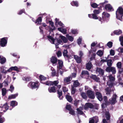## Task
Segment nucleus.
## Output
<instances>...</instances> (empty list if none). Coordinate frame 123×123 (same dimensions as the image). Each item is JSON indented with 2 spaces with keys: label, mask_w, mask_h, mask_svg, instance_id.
Here are the masks:
<instances>
[{
  "label": "nucleus",
  "mask_w": 123,
  "mask_h": 123,
  "mask_svg": "<svg viewBox=\"0 0 123 123\" xmlns=\"http://www.w3.org/2000/svg\"><path fill=\"white\" fill-rule=\"evenodd\" d=\"M116 17L117 18L122 21V17L123 16V9L121 7H119L116 12Z\"/></svg>",
  "instance_id": "1"
},
{
  "label": "nucleus",
  "mask_w": 123,
  "mask_h": 123,
  "mask_svg": "<svg viewBox=\"0 0 123 123\" xmlns=\"http://www.w3.org/2000/svg\"><path fill=\"white\" fill-rule=\"evenodd\" d=\"M52 33V36H47L50 42L52 43L55 44V42L56 41H57L58 43L57 44L58 45L59 44H62L63 43L62 41L61 40H57L56 39L55 40L54 39L53 37L54 35L53 33V32Z\"/></svg>",
  "instance_id": "2"
},
{
  "label": "nucleus",
  "mask_w": 123,
  "mask_h": 123,
  "mask_svg": "<svg viewBox=\"0 0 123 123\" xmlns=\"http://www.w3.org/2000/svg\"><path fill=\"white\" fill-rule=\"evenodd\" d=\"M110 16V14L105 12H104L102 14V19L101 18V23H104L107 22L108 20V18Z\"/></svg>",
  "instance_id": "3"
},
{
  "label": "nucleus",
  "mask_w": 123,
  "mask_h": 123,
  "mask_svg": "<svg viewBox=\"0 0 123 123\" xmlns=\"http://www.w3.org/2000/svg\"><path fill=\"white\" fill-rule=\"evenodd\" d=\"M40 83L36 81L35 82H30L28 85V86L32 89L38 88Z\"/></svg>",
  "instance_id": "4"
},
{
  "label": "nucleus",
  "mask_w": 123,
  "mask_h": 123,
  "mask_svg": "<svg viewBox=\"0 0 123 123\" xmlns=\"http://www.w3.org/2000/svg\"><path fill=\"white\" fill-rule=\"evenodd\" d=\"M108 78L110 80V81H108L107 84L110 87H111L113 85V83L112 82H111V81H114L115 80V77L112 76L111 75H110L108 76Z\"/></svg>",
  "instance_id": "5"
},
{
  "label": "nucleus",
  "mask_w": 123,
  "mask_h": 123,
  "mask_svg": "<svg viewBox=\"0 0 123 123\" xmlns=\"http://www.w3.org/2000/svg\"><path fill=\"white\" fill-rule=\"evenodd\" d=\"M117 97L116 94H114L111 98L109 99L108 104L110 103L111 104H115L117 102L116 99Z\"/></svg>",
  "instance_id": "6"
},
{
  "label": "nucleus",
  "mask_w": 123,
  "mask_h": 123,
  "mask_svg": "<svg viewBox=\"0 0 123 123\" xmlns=\"http://www.w3.org/2000/svg\"><path fill=\"white\" fill-rule=\"evenodd\" d=\"M86 92L89 98L92 99L94 98L95 96L93 91L90 90H88Z\"/></svg>",
  "instance_id": "7"
},
{
  "label": "nucleus",
  "mask_w": 123,
  "mask_h": 123,
  "mask_svg": "<svg viewBox=\"0 0 123 123\" xmlns=\"http://www.w3.org/2000/svg\"><path fill=\"white\" fill-rule=\"evenodd\" d=\"M7 42L6 38L5 37L1 39L0 44L1 46L4 47L6 46Z\"/></svg>",
  "instance_id": "8"
},
{
  "label": "nucleus",
  "mask_w": 123,
  "mask_h": 123,
  "mask_svg": "<svg viewBox=\"0 0 123 123\" xmlns=\"http://www.w3.org/2000/svg\"><path fill=\"white\" fill-rule=\"evenodd\" d=\"M72 79V78L71 76H68L65 78L64 80V85H66L70 84Z\"/></svg>",
  "instance_id": "9"
},
{
  "label": "nucleus",
  "mask_w": 123,
  "mask_h": 123,
  "mask_svg": "<svg viewBox=\"0 0 123 123\" xmlns=\"http://www.w3.org/2000/svg\"><path fill=\"white\" fill-rule=\"evenodd\" d=\"M98 121V117L95 116L89 119V123H97Z\"/></svg>",
  "instance_id": "10"
},
{
  "label": "nucleus",
  "mask_w": 123,
  "mask_h": 123,
  "mask_svg": "<svg viewBox=\"0 0 123 123\" xmlns=\"http://www.w3.org/2000/svg\"><path fill=\"white\" fill-rule=\"evenodd\" d=\"M88 17L90 18H93L95 19H98L99 21H101V17H98L96 15L94 14H91L88 15Z\"/></svg>",
  "instance_id": "11"
},
{
  "label": "nucleus",
  "mask_w": 123,
  "mask_h": 123,
  "mask_svg": "<svg viewBox=\"0 0 123 123\" xmlns=\"http://www.w3.org/2000/svg\"><path fill=\"white\" fill-rule=\"evenodd\" d=\"M9 108V106L7 104V103H6L3 104L1 108V111L2 112H5Z\"/></svg>",
  "instance_id": "12"
},
{
  "label": "nucleus",
  "mask_w": 123,
  "mask_h": 123,
  "mask_svg": "<svg viewBox=\"0 0 123 123\" xmlns=\"http://www.w3.org/2000/svg\"><path fill=\"white\" fill-rule=\"evenodd\" d=\"M105 8L106 10L109 11H111L114 10L113 8L110 4L106 5Z\"/></svg>",
  "instance_id": "13"
},
{
  "label": "nucleus",
  "mask_w": 123,
  "mask_h": 123,
  "mask_svg": "<svg viewBox=\"0 0 123 123\" xmlns=\"http://www.w3.org/2000/svg\"><path fill=\"white\" fill-rule=\"evenodd\" d=\"M93 105L91 103H86L84 106V109L86 110L88 109L89 108H92L93 107Z\"/></svg>",
  "instance_id": "14"
},
{
  "label": "nucleus",
  "mask_w": 123,
  "mask_h": 123,
  "mask_svg": "<svg viewBox=\"0 0 123 123\" xmlns=\"http://www.w3.org/2000/svg\"><path fill=\"white\" fill-rule=\"evenodd\" d=\"M49 24L51 25L52 27L50 28L48 26V27L49 29V31H52L53 30H55V28L54 26V23L53 22L51 21H49Z\"/></svg>",
  "instance_id": "15"
},
{
  "label": "nucleus",
  "mask_w": 123,
  "mask_h": 123,
  "mask_svg": "<svg viewBox=\"0 0 123 123\" xmlns=\"http://www.w3.org/2000/svg\"><path fill=\"white\" fill-rule=\"evenodd\" d=\"M7 68L4 66L0 67V72L2 73L6 74L7 72H8L7 70H6Z\"/></svg>",
  "instance_id": "16"
},
{
  "label": "nucleus",
  "mask_w": 123,
  "mask_h": 123,
  "mask_svg": "<svg viewBox=\"0 0 123 123\" xmlns=\"http://www.w3.org/2000/svg\"><path fill=\"white\" fill-rule=\"evenodd\" d=\"M106 117L107 118V120L105 119H103V123H108V121L110 116L108 112H107L105 113Z\"/></svg>",
  "instance_id": "17"
},
{
  "label": "nucleus",
  "mask_w": 123,
  "mask_h": 123,
  "mask_svg": "<svg viewBox=\"0 0 123 123\" xmlns=\"http://www.w3.org/2000/svg\"><path fill=\"white\" fill-rule=\"evenodd\" d=\"M56 90L55 87L54 86L49 87L48 89V91L50 93L55 92Z\"/></svg>",
  "instance_id": "18"
},
{
  "label": "nucleus",
  "mask_w": 123,
  "mask_h": 123,
  "mask_svg": "<svg viewBox=\"0 0 123 123\" xmlns=\"http://www.w3.org/2000/svg\"><path fill=\"white\" fill-rule=\"evenodd\" d=\"M96 96L100 101H101L102 99V97L101 93L99 92H97L96 93Z\"/></svg>",
  "instance_id": "19"
},
{
  "label": "nucleus",
  "mask_w": 123,
  "mask_h": 123,
  "mask_svg": "<svg viewBox=\"0 0 123 123\" xmlns=\"http://www.w3.org/2000/svg\"><path fill=\"white\" fill-rule=\"evenodd\" d=\"M12 70L18 72L19 71V68L17 66L12 67L8 70V72H10Z\"/></svg>",
  "instance_id": "20"
},
{
  "label": "nucleus",
  "mask_w": 123,
  "mask_h": 123,
  "mask_svg": "<svg viewBox=\"0 0 123 123\" xmlns=\"http://www.w3.org/2000/svg\"><path fill=\"white\" fill-rule=\"evenodd\" d=\"M57 61L58 65V68L61 69L63 66V62L62 60H58Z\"/></svg>",
  "instance_id": "21"
},
{
  "label": "nucleus",
  "mask_w": 123,
  "mask_h": 123,
  "mask_svg": "<svg viewBox=\"0 0 123 123\" xmlns=\"http://www.w3.org/2000/svg\"><path fill=\"white\" fill-rule=\"evenodd\" d=\"M74 58L77 63H80L81 62V60L80 57L78 56L77 55H74Z\"/></svg>",
  "instance_id": "22"
},
{
  "label": "nucleus",
  "mask_w": 123,
  "mask_h": 123,
  "mask_svg": "<svg viewBox=\"0 0 123 123\" xmlns=\"http://www.w3.org/2000/svg\"><path fill=\"white\" fill-rule=\"evenodd\" d=\"M97 72L101 76L103 75L104 73V71L102 69L98 68H97Z\"/></svg>",
  "instance_id": "23"
},
{
  "label": "nucleus",
  "mask_w": 123,
  "mask_h": 123,
  "mask_svg": "<svg viewBox=\"0 0 123 123\" xmlns=\"http://www.w3.org/2000/svg\"><path fill=\"white\" fill-rule=\"evenodd\" d=\"M83 110V108L82 107H80L79 108L77 109V113L78 116L79 115H82L83 114V112L82 110Z\"/></svg>",
  "instance_id": "24"
},
{
  "label": "nucleus",
  "mask_w": 123,
  "mask_h": 123,
  "mask_svg": "<svg viewBox=\"0 0 123 123\" xmlns=\"http://www.w3.org/2000/svg\"><path fill=\"white\" fill-rule=\"evenodd\" d=\"M57 60L56 58L54 56H52L50 58L51 62L53 64L56 63Z\"/></svg>",
  "instance_id": "25"
},
{
  "label": "nucleus",
  "mask_w": 123,
  "mask_h": 123,
  "mask_svg": "<svg viewBox=\"0 0 123 123\" xmlns=\"http://www.w3.org/2000/svg\"><path fill=\"white\" fill-rule=\"evenodd\" d=\"M92 65L90 62H89L86 64V68L87 70H89L92 67Z\"/></svg>",
  "instance_id": "26"
},
{
  "label": "nucleus",
  "mask_w": 123,
  "mask_h": 123,
  "mask_svg": "<svg viewBox=\"0 0 123 123\" xmlns=\"http://www.w3.org/2000/svg\"><path fill=\"white\" fill-rule=\"evenodd\" d=\"M58 30L64 34H65L66 33L67 30L66 29H63L62 28H58Z\"/></svg>",
  "instance_id": "27"
},
{
  "label": "nucleus",
  "mask_w": 123,
  "mask_h": 123,
  "mask_svg": "<svg viewBox=\"0 0 123 123\" xmlns=\"http://www.w3.org/2000/svg\"><path fill=\"white\" fill-rule=\"evenodd\" d=\"M6 60L5 58L2 56H0V62L1 64H3L6 62Z\"/></svg>",
  "instance_id": "28"
},
{
  "label": "nucleus",
  "mask_w": 123,
  "mask_h": 123,
  "mask_svg": "<svg viewBox=\"0 0 123 123\" xmlns=\"http://www.w3.org/2000/svg\"><path fill=\"white\" fill-rule=\"evenodd\" d=\"M18 93H16L15 94L11 95L9 96L8 99H11L14 98L18 96Z\"/></svg>",
  "instance_id": "29"
},
{
  "label": "nucleus",
  "mask_w": 123,
  "mask_h": 123,
  "mask_svg": "<svg viewBox=\"0 0 123 123\" xmlns=\"http://www.w3.org/2000/svg\"><path fill=\"white\" fill-rule=\"evenodd\" d=\"M18 105L17 102L16 101H12L10 103L11 106L13 107L17 105Z\"/></svg>",
  "instance_id": "30"
},
{
  "label": "nucleus",
  "mask_w": 123,
  "mask_h": 123,
  "mask_svg": "<svg viewBox=\"0 0 123 123\" xmlns=\"http://www.w3.org/2000/svg\"><path fill=\"white\" fill-rule=\"evenodd\" d=\"M60 37L64 43H66L67 42L68 40L65 37L63 36H60Z\"/></svg>",
  "instance_id": "31"
},
{
  "label": "nucleus",
  "mask_w": 123,
  "mask_h": 123,
  "mask_svg": "<svg viewBox=\"0 0 123 123\" xmlns=\"http://www.w3.org/2000/svg\"><path fill=\"white\" fill-rule=\"evenodd\" d=\"M66 98L67 100L70 102H71L72 100L71 97L70 96L67 95L66 96Z\"/></svg>",
  "instance_id": "32"
},
{
  "label": "nucleus",
  "mask_w": 123,
  "mask_h": 123,
  "mask_svg": "<svg viewBox=\"0 0 123 123\" xmlns=\"http://www.w3.org/2000/svg\"><path fill=\"white\" fill-rule=\"evenodd\" d=\"M91 77L97 82H98L99 80V78L97 77L95 75H92L91 76Z\"/></svg>",
  "instance_id": "33"
},
{
  "label": "nucleus",
  "mask_w": 123,
  "mask_h": 123,
  "mask_svg": "<svg viewBox=\"0 0 123 123\" xmlns=\"http://www.w3.org/2000/svg\"><path fill=\"white\" fill-rule=\"evenodd\" d=\"M103 53V51L99 50H98L97 52V54L100 56H102Z\"/></svg>",
  "instance_id": "34"
},
{
  "label": "nucleus",
  "mask_w": 123,
  "mask_h": 123,
  "mask_svg": "<svg viewBox=\"0 0 123 123\" xmlns=\"http://www.w3.org/2000/svg\"><path fill=\"white\" fill-rule=\"evenodd\" d=\"M122 33L121 30H120L115 31L114 32V33L117 35H119Z\"/></svg>",
  "instance_id": "35"
},
{
  "label": "nucleus",
  "mask_w": 123,
  "mask_h": 123,
  "mask_svg": "<svg viewBox=\"0 0 123 123\" xmlns=\"http://www.w3.org/2000/svg\"><path fill=\"white\" fill-rule=\"evenodd\" d=\"M66 37L67 39L71 41H72L74 40V38L72 36L69 35H66Z\"/></svg>",
  "instance_id": "36"
},
{
  "label": "nucleus",
  "mask_w": 123,
  "mask_h": 123,
  "mask_svg": "<svg viewBox=\"0 0 123 123\" xmlns=\"http://www.w3.org/2000/svg\"><path fill=\"white\" fill-rule=\"evenodd\" d=\"M39 77L41 81L44 80H46V78L43 75H40Z\"/></svg>",
  "instance_id": "37"
},
{
  "label": "nucleus",
  "mask_w": 123,
  "mask_h": 123,
  "mask_svg": "<svg viewBox=\"0 0 123 123\" xmlns=\"http://www.w3.org/2000/svg\"><path fill=\"white\" fill-rule=\"evenodd\" d=\"M42 20L41 18V17H39L35 23L37 24H40Z\"/></svg>",
  "instance_id": "38"
},
{
  "label": "nucleus",
  "mask_w": 123,
  "mask_h": 123,
  "mask_svg": "<svg viewBox=\"0 0 123 123\" xmlns=\"http://www.w3.org/2000/svg\"><path fill=\"white\" fill-rule=\"evenodd\" d=\"M80 85V83L77 80L74 81V86L75 87L78 86Z\"/></svg>",
  "instance_id": "39"
},
{
  "label": "nucleus",
  "mask_w": 123,
  "mask_h": 123,
  "mask_svg": "<svg viewBox=\"0 0 123 123\" xmlns=\"http://www.w3.org/2000/svg\"><path fill=\"white\" fill-rule=\"evenodd\" d=\"M58 92V94L59 95V97L60 99H62L63 97L62 96V92L61 91H59L58 90H57Z\"/></svg>",
  "instance_id": "40"
},
{
  "label": "nucleus",
  "mask_w": 123,
  "mask_h": 123,
  "mask_svg": "<svg viewBox=\"0 0 123 123\" xmlns=\"http://www.w3.org/2000/svg\"><path fill=\"white\" fill-rule=\"evenodd\" d=\"M71 4L73 6H78V4L77 1H73L71 3Z\"/></svg>",
  "instance_id": "41"
},
{
  "label": "nucleus",
  "mask_w": 123,
  "mask_h": 123,
  "mask_svg": "<svg viewBox=\"0 0 123 123\" xmlns=\"http://www.w3.org/2000/svg\"><path fill=\"white\" fill-rule=\"evenodd\" d=\"M68 52L66 50H64L63 52V55L65 57H68V55H67Z\"/></svg>",
  "instance_id": "42"
},
{
  "label": "nucleus",
  "mask_w": 123,
  "mask_h": 123,
  "mask_svg": "<svg viewBox=\"0 0 123 123\" xmlns=\"http://www.w3.org/2000/svg\"><path fill=\"white\" fill-rule=\"evenodd\" d=\"M6 90L5 88H3L2 89V92L3 96H5L6 94Z\"/></svg>",
  "instance_id": "43"
},
{
  "label": "nucleus",
  "mask_w": 123,
  "mask_h": 123,
  "mask_svg": "<svg viewBox=\"0 0 123 123\" xmlns=\"http://www.w3.org/2000/svg\"><path fill=\"white\" fill-rule=\"evenodd\" d=\"M52 81H47L46 82H44L43 83L44 84H46V85L49 86L52 85Z\"/></svg>",
  "instance_id": "44"
},
{
  "label": "nucleus",
  "mask_w": 123,
  "mask_h": 123,
  "mask_svg": "<svg viewBox=\"0 0 123 123\" xmlns=\"http://www.w3.org/2000/svg\"><path fill=\"white\" fill-rule=\"evenodd\" d=\"M117 66L118 68H121L122 67V63L121 62H118L117 64Z\"/></svg>",
  "instance_id": "45"
},
{
  "label": "nucleus",
  "mask_w": 123,
  "mask_h": 123,
  "mask_svg": "<svg viewBox=\"0 0 123 123\" xmlns=\"http://www.w3.org/2000/svg\"><path fill=\"white\" fill-rule=\"evenodd\" d=\"M81 95L83 98L86 99L87 98V96L86 94L84 92L82 93L81 94Z\"/></svg>",
  "instance_id": "46"
},
{
  "label": "nucleus",
  "mask_w": 123,
  "mask_h": 123,
  "mask_svg": "<svg viewBox=\"0 0 123 123\" xmlns=\"http://www.w3.org/2000/svg\"><path fill=\"white\" fill-rule=\"evenodd\" d=\"M93 12L94 13L93 14L96 15L97 14H99L100 12L99 10L95 9L94 10Z\"/></svg>",
  "instance_id": "47"
},
{
  "label": "nucleus",
  "mask_w": 123,
  "mask_h": 123,
  "mask_svg": "<svg viewBox=\"0 0 123 123\" xmlns=\"http://www.w3.org/2000/svg\"><path fill=\"white\" fill-rule=\"evenodd\" d=\"M111 71L112 72L113 74H115L116 72L115 68L113 67H111Z\"/></svg>",
  "instance_id": "48"
},
{
  "label": "nucleus",
  "mask_w": 123,
  "mask_h": 123,
  "mask_svg": "<svg viewBox=\"0 0 123 123\" xmlns=\"http://www.w3.org/2000/svg\"><path fill=\"white\" fill-rule=\"evenodd\" d=\"M112 61L111 60H110L108 61L107 62V65L109 66H110L112 65Z\"/></svg>",
  "instance_id": "49"
},
{
  "label": "nucleus",
  "mask_w": 123,
  "mask_h": 123,
  "mask_svg": "<svg viewBox=\"0 0 123 123\" xmlns=\"http://www.w3.org/2000/svg\"><path fill=\"white\" fill-rule=\"evenodd\" d=\"M112 43L111 42H109L107 44V46L109 48L112 47Z\"/></svg>",
  "instance_id": "50"
},
{
  "label": "nucleus",
  "mask_w": 123,
  "mask_h": 123,
  "mask_svg": "<svg viewBox=\"0 0 123 123\" xmlns=\"http://www.w3.org/2000/svg\"><path fill=\"white\" fill-rule=\"evenodd\" d=\"M91 5L92 7L94 8H96L97 7L98 5L95 3H93L91 4Z\"/></svg>",
  "instance_id": "51"
},
{
  "label": "nucleus",
  "mask_w": 123,
  "mask_h": 123,
  "mask_svg": "<svg viewBox=\"0 0 123 123\" xmlns=\"http://www.w3.org/2000/svg\"><path fill=\"white\" fill-rule=\"evenodd\" d=\"M59 81H55L53 82L52 81V85H54L55 86H56L59 83Z\"/></svg>",
  "instance_id": "52"
},
{
  "label": "nucleus",
  "mask_w": 123,
  "mask_h": 123,
  "mask_svg": "<svg viewBox=\"0 0 123 123\" xmlns=\"http://www.w3.org/2000/svg\"><path fill=\"white\" fill-rule=\"evenodd\" d=\"M104 99L105 102V104L106 105L108 104V102L107 101V97L106 96L104 97Z\"/></svg>",
  "instance_id": "53"
},
{
  "label": "nucleus",
  "mask_w": 123,
  "mask_h": 123,
  "mask_svg": "<svg viewBox=\"0 0 123 123\" xmlns=\"http://www.w3.org/2000/svg\"><path fill=\"white\" fill-rule=\"evenodd\" d=\"M81 74L82 75L86 74L88 75L89 74L88 72L87 71H83L81 73Z\"/></svg>",
  "instance_id": "54"
},
{
  "label": "nucleus",
  "mask_w": 123,
  "mask_h": 123,
  "mask_svg": "<svg viewBox=\"0 0 123 123\" xmlns=\"http://www.w3.org/2000/svg\"><path fill=\"white\" fill-rule=\"evenodd\" d=\"M66 108L68 110L70 111L71 110V106L69 105H67L66 107Z\"/></svg>",
  "instance_id": "55"
},
{
  "label": "nucleus",
  "mask_w": 123,
  "mask_h": 123,
  "mask_svg": "<svg viewBox=\"0 0 123 123\" xmlns=\"http://www.w3.org/2000/svg\"><path fill=\"white\" fill-rule=\"evenodd\" d=\"M105 91H106V94H109L110 93V92H111V91L110 89H109V88H107L105 89Z\"/></svg>",
  "instance_id": "56"
},
{
  "label": "nucleus",
  "mask_w": 123,
  "mask_h": 123,
  "mask_svg": "<svg viewBox=\"0 0 123 123\" xmlns=\"http://www.w3.org/2000/svg\"><path fill=\"white\" fill-rule=\"evenodd\" d=\"M5 121V119L4 117L0 116V123H2Z\"/></svg>",
  "instance_id": "57"
},
{
  "label": "nucleus",
  "mask_w": 123,
  "mask_h": 123,
  "mask_svg": "<svg viewBox=\"0 0 123 123\" xmlns=\"http://www.w3.org/2000/svg\"><path fill=\"white\" fill-rule=\"evenodd\" d=\"M82 38L81 37H79L77 40V43L78 44L80 45L81 43Z\"/></svg>",
  "instance_id": "58"
},
{
  "label": "nucleus",
  "mask_w": 123,
  "mask_h": 123,
  "mask_svg": "<svg viewBox=\"0 0 123 123\" xmlns=\"http://www.w3.org/2000/svg\"><path fill=\"white\" fill-rule=\"evenodd\" d=\"M110 54L111 55H114L115 54V52L114 50L111 49L110 51Z\"/></svg>",
  "instance_id": "59"
},
{
  "label": "nucleus",
  "mask_w": 123,
  "mask_h": 123,
  "mask_svg": "<svg viewBox=\"0 0 123 123\" xmlns=\"http://www.w3.org/2000/svg\"><path fill=\"white\" fill-rule=\"evenodd\" d=\"M72 33L73 34H76L78 33L77 31L76 30H71Z\"/></svg>",
  "instance_id": "60"
},
{
  "label": "nucleus",
  "mask_w": 123,
  "mask_h": 123,
  "mask_svg": "<svg viewBox=\"0 0 123 123\" xmlns=\"http://www.w3.org/2000/svg\"><path fill=\"white\" fill-rule=\"evenodd\" d=\"M3 83L5 86H8V82L7 80H5L3 82Z\"/></svg>",
  "instance_id": "61"
},
{
  "label": "nucleus",
  "mask_w": 123,
  "mask_h": 123,
  "mask_svg": "<svg viewBox=\"0 0 123 123\" xmlns=\"http://www.w3.org/2000/svg\"><path fill=\"white\" fill-rule=\"evenodd\" d=\"M57 56L58 57H59L61 56L62 53L60 51H58L57 53Z\"/></svg>",
  "instance_id": "62"
},
{
  "label": "nucleus",
  "mask_w": 123,
  "mask_h": 123,
  "mask_svg": "<svg viewBox=\"0 0 123 123\" xmlns=\"http://www.w3.org/2000/svg\"><path fill=\"white\" fill-rule=\"evenodd\" d=\"M30 79L28 77H24L23 78V80L26 81H28L30 80Z\"/></svg>",
  "instance_id": "63"
},
{
  "label": "nucleus",
  "mask_w": 123,
  "mask_h": 123,
  "mask_svg": "<svg viewBox=\"0 0 123 123\" xmlns=\"http://www.w3.org/2000/svg\"><path fill=\"white\" fill-rule=\"evenodd\" d=\"M69 111H70L69 113L70 114L73 115L75 114V113L74 111L73 110H71Z\"/></svg>",
  "instance_id": "64"
}]
</instances>
